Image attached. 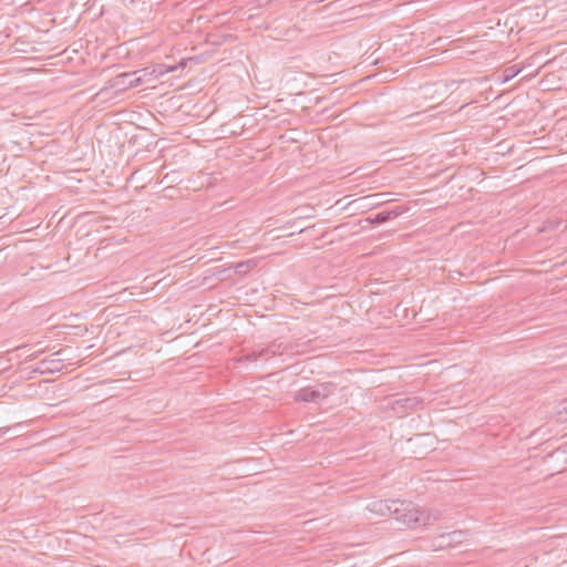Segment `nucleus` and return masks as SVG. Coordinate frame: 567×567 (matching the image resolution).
Returning <instances> with one entry per match:
<instances>
[{"mask_svg": "<svg viewBox=\"0 0 567 567\" xmlns=\"http://www.w3.org/2000/svg\"><path fill=\"white\" fill-rule=\"evenodd\" d=\"M61 354L62 351H58L49 358L39 360L32 370L40 374H53L60 372L64 367L63 358H61Z\"/></svg>", "mask_w": 567, "mask_h": 567, "instance_id": "5", "label": "nucleus"}, {"mask_svg": "<svg viewBox=\"0 0 567 567\" xmlns=\"http://www.w3.org/2000/svg\"><path fill=\"white\" fill-rule=\"evenodd\" d=\"M148 74L151 73L147 69L121 73L109 81V86L117 92H122L143 84L145 82L144 78Z\"/></svg>", "mask_w": 567, "mask_h": 567, "instance_id": "2", "label": "nucleus"}, {"mask_svg": "<svg viewBox=\"0 0 567 567\" xmlns=\"http://www.w3.org/2000/svg\"><path fill=\"white\" fill-rule=\"evenodd\" d=\"M278 353H280V344L271 343L267 347H259L251 350L245 355V359L247 361L256 362L260 359H269Z\"/></svg>", "mask_w": 567, "mask_h": 567, "instance_id": "7", "label": "nucleus"}, {"mask_svg": "<svg viewBox=\"0 0 567 567\" xmlns=\"http://www.w3.org/2000/svg\"><path fill=\"white\" fill-rule=\"evenodd\" d=\"M334 389L336 385L332 383H322L318 388H303L296 393L295 399L302 402L321 403Z\"/></svg>", "mask_w": 567, "mask_h": 567, "instance_id": "3", "label": "nucleus"}, {"mask_svg": "<svg viewBox=\"0 0 567 567\" xmlns=\"http://www.w3.org/2000/svg\"><path fill=\"white\" fill-rule=\"evenodd\" d=\"M255 266H256V262L254 260L241 261V262L236 264L235 272L238 275H246Z\"/></svg>", "mask_w": 567, "mask_h": 567, "instance_id": "10", "label": "nucleus"}, {"mask_svg": "<svg viewBox=\"0 0 567 567\" xmlns=\"http://www.w3.org/2000/svg\"><path fill=\"white\" fill-rule=\"evenodd\" d=\"M394 517L409 527H414L430 525L432 522L440 519L441 513L439 511H424L414 506L412 503L404 502L400 513H394Z\"/></svg>", "mask_w": 567, "mask_h": 567, "instance_id": "1", "label": "nucleus"}, {"mask_svg": "<svg viewBox=\"0 0 567 567\" xmlns=\"http://www.w3.org/2000/svg\"><path fill=\"white\" fill-rule=\"evenodd\" d=\"M404 502L400 499H378L368 505V509L379 516H394V513H400Z\"/></svg>", "mask_w": 567, "mask_h": 567, "instance_id": "4", "label": "nucleus"}, {"mask_svg": "<svg viewBox=\"0 0 567 567\" xmlns=\"http://www.w3.org/2000/svg\"><path fill=\"white\" fill-rule=\"evenodd\" d=\"M404 209L402 207H394L392 209L382 210L378 214H375L373 217H370V221L375 225H381L385 221H389L393 218L399 217L402 215Z\"/></svg>", "mask_w": 567, "mask_h": 567, "instance_id": "9", "label": "nucleus"}, {"mask_svg": "<svg viewBox=\"0 0 567 567\" xmlns=\"http://www.w3.org/2000/svg\"><path fill=\"white\" fill-rule=\"evenodd\" d=\"M422 403L417 396H405L395 399L391 404L396 413H404L416 409Z\"/></svg>", "mask_w": 567, "mask_h": 567, "instance_id": "8", "label": "nucleus"}, {"mask_svg": "<svg viewBox=\"0 0 567 567\" xmlns=\"http://www.w3.org/2000/svg\"><path fill=\"white\" fill-rule=\"evenodd\" d=\"M519 73V69H517L515 65L506 68L503 72L502 82L506 83L514 79Z\"/></svg>", "mask_w": 567, "mask_h": 567, "instance_id": "11", "label": "nucleus"}, {"mask_svg": "<svg viewBox=\"0 0 567 567\" xmlns=\"http://www.w3.org/2000/svg\"><path fill=\"white\" fill-rule=\"evenodd\" d=\"M559 406H560V408H559V410H558V413H559L560 415H564V416H565V419L567 420V399H566V400H564V401L560 403V405H559Z\"/></svg>", "mask_w": 567, "mask_h": 567, "instance_id": "12", "label": "nucleus"}, {"mask_svg": "<svg viewBox=\"0 0 567 567\" xmlns=\"http://www.w3.org/2000/svg\"><path fill=\"white\" fill-rule=\"evenodd\" d=\"M467 533L465 530H453L439 535L433 543L435 549H443L462 544L466 540Z\"/></svg>", "mask_w": 567, "mask_h": 567, "instance_id": "6", "label": "nucleus"}]
</instances>
